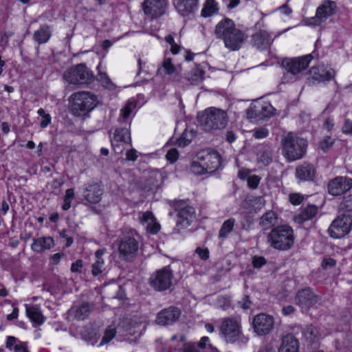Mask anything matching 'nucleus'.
Segmentation results:
<instances>
[{
    "label": "nucleus",
    "mask_w": 352,
    "mask_h": 352,
    "mask_svg": "<svg viewBox=\"0 0 352 352\" xmlns=\"http://www.w3.org/2000/svg\"><path fill=\"white\" fill-rule=\"evenodd\" d=\"M198 119L203 129L210 131L224 129L228 122V116L223 109L209 107L198 115Z\"/></svg>",
    "instance_id": "1"
},
{
    "label": "nucleus",
    "mask_w": 352,
    "mask_h": 352,
    "mask_svg": "<svg viewBox=\"0 0 352 352\" xmlns=\"http://www.w3.org/2000/svg\"><path fill=\"white\" fill-rule=\"evenodd\" d=\"M72 100L71 110L75 116H83L92 111L98 104L96 95L89 91H79L70 96Z\"/></svg>",
    "instance_id": "2"
},
{
    "label": "nucleus",
    "mask_w": 352,
    "mask_h": 352,
    "mask_svg": "<svg viewBox=\"0 0 352 352\" xmlns=\"http://www.w3.org/2000/svg\"><path fill=\"white\" fill-rule=\"evenodd\" d=\"M138 235L134 230H130L121 237L118 244L120 258L127 262H132L137 257L139 250Z\"/></svg>",
    "instance_id": "3"
},
{
    "label": "nucleus",
    "mask_w": 352,
    "mask_h": 352,
    "mask_svg": "<svg viewBox=\"0 0 352 352\" xmlns=\"http://www.w3.org/2000/svg\"><path fill=\"white\" fill-rule=\"evenodd\" d=\"M220 332L226 342L245 344L248 340L242 333L240 321L236 319H224L220 327Z\"/></svg>",
    "instance_id": "4"
},
{
    "label": "nucleus",
    "mask_w": 352,
    "mask_h": 352,
    "mask_svg": "<svg viewBox=\"0 0 352 352\" xmlns=\"http://www.w3.org/2000/svg\"><path fill=\"white\" fill-rule=\"evenodd\" d=\"M63 78L72 85H84L91 82L94 75L85 64L80 63L65 71Z\"/></svg>",
    "instance_id": "5"
},
{
    "label": "nucleus",
    "mask_w": 352,
    "mask_h": 352,
    "mask_svg": "<svg viewBox=\"0 0 352 352\" xmlns=\"http://www.w3.org/2000/svg\"><path fill=\"white\" fill-rule=\"evenodd\" d=\"M274 111L269 102L257 100L246 110V117L252 122L261 121L272 116Z\"/></svg>",
    "instance_id": "6"
},
{
    "label": "nucleus",
    "mask_w": 352,
    "mask_h": 352,
    "mask_svg": "<svg viewBox=\"0 0 352 352\" xmlns=\"http://www.w3.org/2000/svg\"><path fill=\"white\" fill-rule=\"evenodd\" d=\"M307 140L303 138L294 136L293 133L287 132V161L300 160L306 154Z\"/></svg>",
    "instance_id": "7"
},
{
    "label": "nucleus",
    "mask_w": 352,
    "mask_h": 352,
    "mask_svg": "<svg viewBox=\"0 0 352 352\" xmlns=\"http://www.w3.org/2000/svg\"><path fill=\"white\" fill-rule=\"evenodd\" d=\"M352 228V214H340L328 228L329 236L333 239H341L347 235Z\"/></svg>",
    "instance_id": "8"
},
{
    "label": "nucleus",
    "mask_w": 352,
    "mask_h": 352,
    "mask_svg": "<svg viewBox=\"0 0 352 352\" xmlns=\"http://www.w3.org/2000/svg\"><path fill=\"white\" fill-rule=\"evenodd\" d=\"M173 274L169 267H164L153 273L149 278L150 285L156 291L163 292L173 285Z\"/></svg>",
    "instance_id": "9"
},
{
    "label": "nucleus",
    "mask_w": 352,
    "mask_h": 352,
    "mask_svg": "<svg viewBox=\"0 0 352 352\" xmlns=\"http://www.w3.org/2000/svg\"><path fill=\"white\" fill-rule=\"evenodd\" d=\"M252 325L254 332L257 336H266L274 329V319L271 315L261 313L254 316Z\"/></svg>",
    "instance_id": "10"
},
{
    "label": "nucleus",
    "mask_w": 352,
    "mask_h": 352,
    "mask_svg": "<svg viewBox=\"0 0 352 352\" xmlns=\"http://www.w3.org/2000/svg\"><path fill=\"white\" fill-rule=\"evenodd\" d=\"M352 188V179L348 177L337 176L329 181L328 192L333 196H340Z\"/></svg>",
    "instance_id": "11"
},
{
    "label": "nucleus",
    "mask_w": 352,
    "mask_h": 352,
    "mask_svg": "<svg viewBox=\"0 0 352 352\" xmlns=\"http://www.w3.org/2000/svg\"><path fill=\"white\" fill-rule=\"evenodd\" d=\"M197 156L209 173H214L220 166V156L215 151L202 150L197 153Z\"/></svg>",
    "instance_id": "12"
},
{
    "label": "nucleus",
    "mask_w": 352,
    "mask_h": 352,
    "mask_svg": "<svg viewBox=\"0 0 352 352\" xmlns=\"http://www.w3.org/2000/svg\"><path fill=\"white\" fill-rule=\"evenodd\" d=\"M309 74L311 78L318 82H325L335 80L336 76V72L334 69L328 68L323 64L311 67Z\"/></svg>",
    "instance_id": "13"
},
{
    "label": "nucleus",
    "mask_w": 352,
    "mask_h": 352,
    "mask_svg": "<svg viewBox=\"0 0 352 352\" xmlns=\"http://www.w3.org/2000/svg\"><path fill=\"white\" fill-rule=\"evenodd\" d=\"M166 6V0H144L142 9L146 15L157 18L164 14Z\"/></svg>",
    "instance_id": "14"
},
{
    "label": "nucleus",
    "mask_w": 352,
    "mask_h": 352,
    "mask_svg": "<svg viewBox=\"0 0 352 352\" xmlns=\"http://www.w3.org/2000/svg\"><path fill=\"white\" fill-rule=\"evenodd\" d=\"M314 56L311 54L287 60V73L297 74L305 70L309 65Z\"/></svg>",
    "instance_id": "15"
},
{
    "label": "nucleus",
    "mask_w": 352,
    "mask_h": 352,
    "mask_svg": "<svg viewBox=\"0 0 352 352\" xmlns=\"http://www.w3.org/2000/svg\"><path fill=\"white\" fill-rule=\"evenodd\" d=\"M268 242L271 246L278 250L286 248V228L285 226L274 228L268 235Z\"/></svg>",
    "instance_id": "16"
},
{
    "label": "nucleus",
    "mask_w": 352,
    "mask_h": 352,
    "mask_svg": "<svg viewBox=\"0 0 352 352\" xmlns=\"http://www.w3.org/2000/svg\"><path fill=\"white\" fill-rule=\"evenodd\" d=\"M318 300V296L309 288H305L298 291L296 296V303L302 308L314 307Z\"/></svg>",
    "instance_id": "17"
},
{
    "label": "nucleus",
    "mask_w": 352,
    "mask_h": 352,
    "mask_svg": "<svg viewBox=\"0 0 352 352\" xmlns=\"http://www.w3.org/2000/svg\"><path fill=\"white\" fill-rule=\"evenodd\" d=\"M316 175V166L308 162H304L296 168V177L300 182H314Z\"/></svg>",
    "instance_id": "18"
},
{
    "label": "nucleus",
    "mask_w": 352,
    "mask_h": 352,
    "mask_svg": "<svg viewBox=\"0 0 352 352\" xmlns=\"http://www.w3.org/2000/svg\"><path fill=\"white\" fill-rule=\"evenodd\" d=\"M246 36L239 29L235 28L223 41L225 47L232 51L239 50L245 41Z\"/></svg>",
    "instance_id": "19"
},
{
    "label": "nucleus",
    "mask_w": 352,
    "mask_h": 352,
    "mask_svg": "<svg viewBox=\"0 0 352 352\" xmlns=\"http://www.w3.org/2000/svg\"><path fill=\"white\" fill-rule=\"evenodd\" d=\"M180 311L179 309L170 307L161 311L157 317L156 322L160 325L170 324L179 319Z\"/></svg>",
    "instance_id": "20"
},
{
    "label": "nucleus",
    "mask_w": 352,
    "mask_h": 352,
    "mask_svg": "<svg viewBox=\"0 0 352 352\" xmlns=\"http://www.w3.org/2000/svg\"><path fill=\"white\" fill-rule=\"evenodd\" d=\"M316 11L317 14L320 15L326 21L329 17L336 14L338 11L337 3L333 0H323Z\"/></svg>",
    "instance_id": "21"
},
{
    "label": "nucleus",
    "mask_w": 352,
    "mask_h": 352,
    "mask_svg": "<svg viewBox=\"0 0 352 352\" xmlns=\"http://www.w3.org/2000/svg\"><path fill=\"white\" fill-rule=\"evenodd\" d=\"M235 28L236 25L232 20L225 18L216 25L214 34L217 38L224 41Z\"/></svg>",
    "instance_id": "22"
},
{
    "label": "nucleus",
    "mask_w": 352,
    "mask_h": 352,
    "mask_svg": "<svg viewBox=\"0 0 352 352\" xmlns=\"http://www.w3.org/2000/svg\"><path fill=\"white\" fill-rule=\"evenodd\" d=\"M157 74L160 76H173V80L182 82V78L177 70L176 67L172 63L170 58H166L157 71Z\"/></svg>",
    "instance_id": "23"
},
{
    "label": "nucleus",
    "mask_w": 352,
    "mask_h": 352,
    "mask_svg": "<svg viewBox=\"0 0 352 352\" xmlns=\"http://www.w3.org/2000/svg\"><path fill=\"white\" fill-rule=\"evenodd\" d=\"M318 212V208L314 204H308L305 208L296 214L294 219L298 224H302L305 222L314 219Z\"/></svg>",
    "instance_id": "24"
},
{
    "label": "nucleus",
    "mask_w": 352,
    "mask_h": 352,
    "mask_svg": "<svg viewBox=\"0 0 352 352\" xmlns=\"http://www.w3.org/2000/svg\"><path fill=\"white\" fill-rule=\"evenodd\" d=\"M102 193V190L98 184H89L85 189L84 197L90 204H97L101 200Z\"/></svg>",
    "instance_id": "25"
},
{
    "label": "nucleus",
    "mask_w": 352,
    "mask_h": 352,
    "mask_svg": "<svg viewBox=\"0 0 352 352\" xmlns=\"http://www.w3.org/2000/svg\"><path fill=\"white\" fill-rule=\"evenodd\" d=\"M175 6L179 14L187 16L197 10L198 3L197 0H175Z\"/></svg>",
    "instance_id": "26"
},
{
    "label": "nucleus",
    "mask_w": 352,
    "mask_h": 352,
    "mask_svg": "<svg viewBox=\"0 0 352 352\" xmlns=\"http://www.w3.org/2000/svg\"><path fill=\"white\" fill-rule=\"evenodd\" d=\"M177 217V226L186 228L195 219V210L192 207H185L178 211Z\"/></svg>",
    "instance_id": "27"
},
{
    "label": "nucleus",
    "mask_w": 352,
    "mask_h": 352,
    "mask_svg": "<svg viewBox=\"0 0 352 352\" xmlns=\"http://www.w3.org/2000/svg\"><path fill=\"white\" fill-rule=\"evenodd\" d=\"M141 223L146 226V230L151 234H156L160 229V226L158 223L155 222V218L153 213L150 211L144 212L140 217Z\"/></svg>",
    "instance_id": "28"
},
{
    "label": "nucleus",
    "mask_w": 352,
    "mask_h": 352,
    "mask_svg": "<svg viewBox=\"0 0 352 352\" xmlns=\"http://www.w3.org/2000/svg\"><path fill=\"white\" fill-rule=\"evenodd\" d=\"M54 245V239L52 237H39L34 239L31 248L34 252L38 253L50 250Z\"/></svg>",
    "instance_id": "29"
},
{
    "label": "nucleus",
    "mask_w": 352,
    "mask_h": 352,
    "mask_svg": "<svg viewBox=\"0 0 352 352\" xmlns=\"http://www.w3.org/2000/svg\"><path fill=\"white\" fill-rule=\"evenodd\" d=\"M253 42L258 49L263 50L270 45L272 38L267 32L261 30L253 35Z\"/></svg>",
    "instance_id": "30"
},
{
    "label": "nucleus",
    "mask_w": 352,
    "mask_h": 352,
    "mask_svg": "<svg viewBox=\"0 0 352 352\" xmlns=\"http://www.w3.org/2000/svg\"><path fill=\"white\" fill-rule=\"evenodd\" d=\"M93 306L89 302H82L79 305L74 306L70 311L74 318L78 320L85 319L91 313Z\"/></svg>",
    "instance_id": "31"
},
{
    "label": "nucleus",
    "mask_w": 352,
    "mask_h": 352,
    "mask_svg": "<svg viewBox=\"0 0 352 352\" xmlns=\"http://www.w3.org/2000/svg\"><path fill=\"white\" fill-rule=\"evenodd\" d=\"M205 72L199 65H195L184 78L191 85H198L203 81Z\"/></svg>",
    "instance_id": "32"
},
{
    "label": "nucleus",
    "mask_w": 352,
    "mask_h": 352,
    "mask_svg": "<svg viewBox=\"0 0 352 352\" xmlns=\"http://www.w3.org/2000/svg\"><path fill=\"white\" fill-rule=\"evenodd\" d=\"M118 142L131 143V133L128 128L120 127L115 130L111 140L113 146H115Z\"/></svg>",
    "instance_id": "33"
},
{
    "label": "nucleus",
    "mask_w": 352,
    "mask_h": 352,
    "mask_svg": "<svg viewBox=\"0 0 352 352\" xmlns=\"http://www.w3.org/2000/svg\"><path fill=\"white\" fill-rule=\"evenodd\" d=\"M52 35L50 27L47 25H43L40 28L35 31L33 34V39L39 45L47 43L50 38Z\"/></svg>",
    "instance_id": "34"
},
{
    "label": "nucleus",
    "mask_w": 352,
    "mask_h": 352,
    "mask_svg": "<svg viewBox=\"0 0 352 352\" xmlns=\"http://www.w3.org/2000/svg\"><path fill=\"white\" fill-rule=\"evenodd\" d=\"M135 107V102L131 101L127 102L126 105L120 110V115L118 119V122L120 124L130 125L129 117Z\"/></svg>",
    "instance_id": "35"
},
{
    "label": "nucleus",
    "mask_w": 352,
    "mask_h": 352,
    "mask_svg": "<svg viewBox=\"0 0 352 352\" xmlns=\"http://www.w3.org/2000/svg\"><path fill=\"white\" fill-rule=\"evenodd\" d=\"M303 337L310 344H314L319 340V331L313 324L307 325L302 331Z\"/></svg>",
    "instance_id": "36"
},
{
    "label": "nucleus",
    "mask_w": 352,
    "mask_h": 352,
    "mask_svg": "<svg viewBox=\"0 0 352 352\" xmlns=\"http://www.w3.org/2000/svg\"><path fill=\"white\" fill-rule=\"evenodd\" d=\"M25 306L27 316L33 322L39 325L43 323L44 317L38 307L35 306H29L28 305H25Z\"/></svg>",
    "instance_id": "37"
},
{
    "label": "nucleus",
    "mask_w": 352,
    "mask_h": 352,
    "mask_svg": "<svg viewBox=\"0 0 352 352\" xmlns=\"http://www.w3.org/2000/svg\"><path fill=\"white\" fill-rule=\"evenodd\" d=\"M276 222L277 218L276 214L273 211L269 210L261 217L260 225L264 230H267L274 226Z\"/></svg>",
    "instance_id": "38"
},
{
    "label": "nucleus",
    "mask_w": 352,
    "mask_h": 352,
    "mask_svg": "<svg viewBox=\"0 0 352 352\" xmlns=\"http://www.w3.org/2000/svg\"><path fill=\"white\" fill-rule=\"evenodd\" d=\"M217 3L214 0H206L201 10V16L204 17L211 16L218 12Z\"/></svg>",
    "instance_id": "39"
},
{
    "label": "nucleus",
    "mask_w": 352,
    "mask_h": 352,
    "mask_svg": "<svg viewBox=\"0 0 352 352\" xmlns=\"http://www.w3.org/2000/svg\"><path fill=\"white\" fill-rule=\"evenodd\" d=\"M258 162L265 166L269 165L272 162V152L269 148L261 150L258 153Z\"/></svg>",
    "instance_id": "40"
},
{
    "label": "nucleus",
    "mask_w": 352,
    "mask_h": 352,
    "mask_svg": "<svg viewBox=\"0 0 352 352\" xmlns=\"http://www.w3.org/2000/svg\"><path fill=\"white\" fill-rule=\"evenodd\" d=\"M235 219L233 218H230L225 221L219 232V238L226 237L228 234L232 231Z\"/></svg>",
    "instance_id": "41"
},
{
    "label": "nucleus",
    "mask_w": 352,
    "mask_h": 352,
    "mask_svg": "<svg viewBox=\"0 0 352 352\" xmlns=\"http://www.w3.org/2000/svg\"><path fill=\"white\" fill-rule=\"evenodd\" d=\"M302 21L305 25L309 27H316L321 25L325 21L324 19L321 18V16L317 14V12L316 11V14L314 16L311 17H305L303 19Z\"/></svg>",
    "instance_id": "42"
},
{
    "label": "nucleus",
    "mask_w": 352,
    "mask_h": 352,
    "mask_svg": "<svg viewBox=\"0 0 352 352\" xmlns=\"http://www.w3.org/2000/svg\"><path fill=\"white\" fill-rule=\"evenodd\" d=\"M190 170L196 175H202L205 173H209V172L205 168L201 162L197 158L192 161L190 165Z\"/></svg>",
    "instance_id": "43"
},
{
    "label": "nucleus",
    "mask_w": 352,
    "mask_h": 352,
    "mask_svg": "<svg viewBox=\"0 0 352 352\" xmlns=\"http://www.w3.org/2000/svg\"><path fill=\"white\" fill-rule=\"evenodd\" d=\"M287 352H299V342L292 333H287Z\"/></svg>",
    "instance_id": "44"
},
{
    "label": "nucleus",
    "mask_w": 352,
    "mask_h": 352,
    "mask_svg": "<svg viewBox=\"0 0 352 352\" xmlns=\"http://www.w3.org/2000/svg\"><path fill=\"white\" fill-rule=\"evenodd\" d=\"M305 198V196L300 192H292L288 196L289 201L294 206L300 205Z\"/></svg>",
    "instance_id": "45"
},
{
    "label": "nucleus",
    "mask_w": 352,
    "mask_h": 352,
    "mask_svg": "<svg viewBox=\"0 0 352 352\" xmlns=\"http://www.w3.org/2000/svg\"><path fill=\"white\" fill-rule=\"evenodd\" d=\"M116 328L111 326L108 327L104 331V336L100 344L102 345L109 343L116 336Z\"/></svg>",
    "instance_id": "46"
},
{
    "label": "nucleus",
    "mask_w": 352,
    "mask_h": 352,
    "mask_svg": "<svg viewBox=\"0 0 352 352\" xmlns=\"http://www.w3.org/2000/svg\"><path fill=\"white\" fill-rule=\"evenodd\" d=\"M74 192L72 188H69L65 192V195L64 198V204L62 206V208L64 210H67L71 207V202L74 198Z\"/></svg>",
    "instance_id": "47"
},
{
    "label": "nucleus",
    "mask_w": 352,
    "mask_h": 352,
    "mask_svg": "<svg viewBox=\"0 0 352 352\" xmlns=\"http://www.w3.org/2000/svg\"><path fill=\"white\" fill-rule=\"evenodd\" d=\"M334 144V140L331 136H326L323 140L319 142V147L323 150L327 151Z\"/></svg>",
    "instance_id": "48"
},
{
    "label": "nucleus",
    "mask_w": 352,
    "mask_h": 352,
    "mask_svg": "<svg viewBox=\"0 0 352 352\" xmlns=\"http://www.w3.org/2000/svg\"><path fill=\"white\" fill-rule=\"evenodd\" d=\"M104 270V261L96 260L92 265V274L94 276H98Z\"/></svg>",
    "instance_id": "49"
},
{
    "label": "nucleus",
    "mask_w": 352,
    "mask_h": 352,
    "mask_svg": "<svg viewBox=\"0 0 352 352\" xmlns=\"http://www.w3.org/2000/svg\"><path fill=\"white\" fill-rule=\"evenodd\" d=\"M217 306L226 310L230 306V300L226 296H219L217 300Z\"/></svg>",
    "instance_id": "50"
},
{
    "label": "nucleus",
    "mask_w": 352,
    "mask_h": 352,
    "mask_svg": "<svg viewBox=\"0 0 352 352\" xmlns=\"http://www.w3.org/2000/svg\"><path fill=\"white\" fill-rule=\"evenodd\" d=\"M336 260L333 258H324L321 262V267L324 270H327L328 267H333L336 265Z\"/></svg>",
    "instance_id": "51"
},
{
    "label": "nucleus",
    "mask_w": 352,
    "mask_h": 352,
    "mask_svg": "<svg viewBox=\"0 0 352 352\" xmlns=\"http://www.w3.org/2000/svg\"><path fill=\"white\" fill-rule=\"evenodd\" d=\"M269 134V131L265 128H258L253 131V135L255 138L261 139L266 138Z\"/></svg>",
    "instance_id": "52"
},
{
    "label": "nucleus",
    "mask_w": 352,
    "mask_h": 352,
    "mask_svg": "<svg viewBox=\"0 0 352 352\" xmlns=\"http://www.w3.org/2000/svg\"><path fill=\"white\" fill-rule=\"evenodd\" d=\"M252 265L254 268H261L266 264V260L263 256H254L252 258Z\"/></svg>",
    "instance_id": "53"
},
{
    "label": "nucleus",
    "mask_w": 352,
    "mask_h": 352,
    "mask_svg": "<svg viewBox=\"0 0 352 352\" xmlns=\"http://www.w3.org/2000/svg\"><path fill=\"white\" fill-rule=\"evenodd\" d=\"M98 80L105 87H109L111 84V80L106 73L100 72L98 74Z\"/></svg>",
    "instance_id": "54"
},
{
    "label": "nucleus",
    "mask_w": 352,
    "mask_h": 352,
    "mask_svg": "<svg viewBox=\"0 0 352 352\" xmlns=\"http://www.w3.org/2000/svg\"><path fill=\"white\" fill-rule=\"evenodd\" d=\"M260 178L256 175H252L248 178V185L250 188L255 189L258 187Z\"/></svg>",
    "instance_id": "55"
},
{
    "label": "nucleus",
    "mask_w": 352,
    "mask_h": 352,
    "mask_svg": "<svg viewBox=\"0 0 352 352\" xmlns=\"http://www.w3.org/2000/svg\"><path fill=\"white\" fill-rule=\"evenodd\" d=\"M294 243V230L291 226L287 225V250L290 249Z\"/></svg>",
    "instance_id": "56"
},
{
    "label": "nucleus",
    "mask_w": 352,
    "mask_h": 352,
    "mask_svg": "<svg viewBox=\"0 0 352 352\" xmlns=\"http://www.w3.org/2000/svg\"><path fill=\"white\" fill-rule=\"evenodd\" d=\"M178 155H179L177 149L172 148L167 152L166 157L167 160H168L171 163H174L177 160Z\"/></svg>",
    "instance_id": "57"
},
{
    "label": "nucleus",
    "mask_w": 352,
    "mask_h": 352,
    "mask_svg": "<svg viewBox=\"0 0 352 352\" xmlns=\"http://www.w3.org/2000/svg\"><path fill=\"white\" fill-rule=\"evenodd\" d=\"M342 132L346 135H352V120L346 119L342 126Z\"/></svg>",
    "instance_id": "58"
},
{
    "label": "nucleus",
    "mask_w": 352,
    "mask_h": 352,
    "mask_svg": "<svg viewBox=\"0 0 352 352\" xmlns=\"http://www.w3.org/2000/svg\"><path fill=\"white\" fill-rule=\"evenodd\" d=\"M195 252L199 255V256L203 260H207L209 258V251L207 248L202 249L201 248H197L195 250Z\"/></svg>",
    "instance_id": "59"
},
{
    "label": "nucleus",
    "mask_w": 352,
    "mask_h": 352,
    "mask_svg": "<svg viewBox=\"0 0 352 352\" xmlns=\"http://www.w3.org/2000/svg\"><path fill=\"white\" fill-rule=\"evenodd\" d=\"M239 304L243 309H248L250 307L252 302L248 296H245L244 298L239 302Z\"/></svg>",
    "instance_id": "60"
},
{
    "label": "nucleus",
    "mask_w": 352,
    "mask_h": 352,
    "mask_svg": "<svg viewBox=\"0 0 352 352\" xmlns=\"http://www.w3.org/2000/svg\"><path fill=\"white\" fill-rule=\"evenodd\" d=\"M83 266L82 261L80 259L77 260L75 263H72L71 266V271L72 272H80Z\"/></svg>",
    "instance_id": "61"
},
{
    "label": "nucleus",
    "mask_w": 352,
    "mask_h": 352,
    "mask_svg": "<svg viewBox=\"0 0 352 352\" xmlns=\"http://www.w3.org/2000/svg\"><path fill=\"white\" fill-rule=\"evenodd\" d=\"M126 156V159L130 161H135L138 158L136 151L135 149H131L127 151Z\"/></svg>",
    "instance_id": "62"
},
{
    "label": "nucleus",
    "mask_w": 352,
    "mask_h": 352,
    "mask_svg": "<svg viewBox=\"0 0 352 352\" xmlns=\"http://www.w3.org/2000/svg\"><path fill=\"white\" fill-rule=\"evenodd\" d=\"M334 126V123L333 119L331 118H327L324 122V128L326 129L328 131H331Z\"/></svg>",
    "instance_id": "63"
},
{
    "label": "nucleus",
    "mask_w": 352,
    "mask_h": 352,
    "mask_svg": "<svg viewBox=\"0 0 352 352\" xmlns=\"http://www.w3.org/2000/svg\"><path fill=\"white\" fill-rule=\"evenodd\" d=\"M14 351L15 352H29L26 348L23 345V344L21 342H18V344H15L14 346Z\"/></svg>",
    "instance_id": "64"
}]
</instances>
